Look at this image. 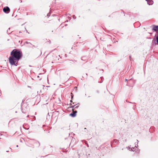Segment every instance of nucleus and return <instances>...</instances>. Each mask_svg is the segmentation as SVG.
<instances>
[{
    "label": "nucleus",
    "mask_w": 158,
    "mask_h": 158,
    "mask_svg": "<svg viewBox=\"0 0 158 158\" xmlns=\"http://www.w3.org/2000/svg\"><path fill=\"white\" fill-rule=\"evenodd\" d=\"M10 56L9 58V62L11 65L17 66L19 60L22 56V52L19 50L15 49L10 53Z\"/></svg>",
    "instance_id": "obj_1"
},
{
    "label": "nucleus",
    "mask_w": 158,
    "mask_h": 158,
    "mask_svg": "<svg viewBox=\"0 0 158 158\" xmlns=\"http://www.w3.org/2000/svg\"><path fill=\"white\" fill-rule=\"evenodd\" d=\"M3 11L6 13L8 14L9 13L10 11L9 8L8 6L4 7L3 9Z\"/></svg>",
    "instance_id": "obj_2"
},
{
    "label": "nucleus",
    "mask_w": 158,
    "mask_h": 158,
    "mask_svg": "<svg viewBox=\"0 0 158 158\" xmlns=\"http://www.w3.org/2000/svg\"><path fill=\"white\" fill-rule=\"evenodd\" d=\"M72 110L73 111V112L70 114V115L72 117H74L76 116V113H77V112L76 110L74 111V109H73Z\"/></svg>",
    "instance_id": "obj_3"
},
{
    "label": "nucleus",
    "mask_w": 158,
    "mask_h": 158,
    "mask_svg": "<svg viewBox=\"0 0 158 158\" xmlns=\"http://www.w3.org/2000/svg\"><path fill=\"white\" fill-rule=\"evenodd\" d=\"M153 30L155 31H158V26H154L153 27Z\"/></svg>",
    "instance_id": "obj_4"
},
{
    "label": "nucleus",
    "mask_w": 158,
    "mask_h": 158,
    "mask_svg": "<svg viewBox=\"0 0 158 158\" xmlns=\"http://www.w3.org/2000/svg\"><path fill=\"white\" fill-rule=\"evenodd\" d=\"M147 1L148 4L149 5H152L153 4V2L150 0H146Z\"/></svg>",
    "instance_id": "obj_5"
},
{
    "label": "nucleus",
    "mask_w": 158,
    "mask_h": 158,
    "mask_svg": "<svg viewBox=\"0 0 158 158\" xmlns=\"http://www.w3.org/2000/svg\"><path fill=\"white\" fill-rule=\"evenodd\" d=\"M79 107V106L78 105H75L74 106H73V107L75 109V108H78V107Z\"/></svg>",
    "instance_id": "obj_6"
},
{
    "label": "nucleus",
    "mask_w": 158,
    "mask_h": 158,
    "mask_svg": "<svg viewBox=\"0 0 158 158\" xmlns=\"http://www.w3.org/2000/svg\"><path fill=\"white\" fill-rule=\"evenodd\" d=\"M156 41H157V42L158 43V35L156 38Z\"/></svg>",
    "instance_id": "obj_7"
},
{
    "label": "nucleus",
    "mask_w": 158,
    "mask_h": 158,
    "mask_svg": "<svg viewBox=\"0 0 158 158\" xmlns=\"http://www.w3.org/2000/svg\"><path fill=\"white\" fill-rule=\"evenodd\" d=\"M125 80H126V81H127V79H126Z\"/></svg>",
    "instance_id": "obj_8"
}]
</instances>
